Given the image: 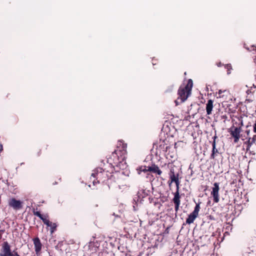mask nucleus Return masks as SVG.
Segmentation results:
<instances>
[{
  "label": "nucleus",
  "instance_id": "nucleus-19",
  "mask_svg": "<svg viewBox=\"0 0 256 256\" xmlns=\"http://www.w3.org/2000/svg\"><path fill=\"white\" fill-rule=\"evenodd\" d=\"M256 141V134L254 135L252 138H249L248 140L247 141V148L246 150H248L250 149V147L252 146V145L255 143Z\"/></svg>",
  "mask_w": 256,
  "mask_h": 256
},
{
  "label": "nucleus",
  "instance_id": "nucleus-2",
  "mask_svg": "<svg viewBox=\"0 0 256 256\" xmlns=\"http://www.w3.org/2000/svg\"><path fill=\"white\" fill-rule=\"evenodd\" d=\"M126 144L120 142V146H118L116 149L109 156L105 164H108L112 170H114L115 166H118L120 163L126 158Z\"/></svg>",
  "mask_w": 256,
  "mask_h": 256
},
{
  "label": "nucleus",
  "instance_id": "nucleus-35",
  "mask_svg": "<svg viewBox=\"0 0 256 256\" xmlns=\"http://www.w3.org/2000/svg\"><path fill=\"white\" fill-rule=\"evenodd\" d=\"M246 132L247 134V135H248L249 134V133H250V130H246Z\"/></svg>",
  "mask_w": 256,
  "mask_h": 256
},
{
  "label": "nucleus",
  "instance_id": "nucleus-14",
  "mask_svg": "<svg viewBox=\"0 0 256 256\" xmlns=\"http://www.w3.org/2000/svg\"><path fill=\"white\" fill-rule=\"evenodd\" d=\"M148 172L156 174L158 176H160L162 173L158 166L154 164H152L151 166H148Z\"/></svg>",
  "mask_w": 256,
  "mask_h": 256
},
{
  "label": "nucleus",
  "instance_id": "nucleus-10",
  "mask_svg": "<svg viewBox=\"0 0 256 256\" xmlns=\"http://www.w3.org/2000/svg\"><path fill=\"white\" fill-rule=\"evenodd\" d=\"M8 205L16 210H20L22 207V202L14 198L9 200Z\"/></svg>",
  "mask_w": 256,
  "mask_h": 256
},
{
  "label": "nucleus",
  "instance_id": "nucleus-12",
  "mask_svg": "<svg viewBox=\"0 0 256 256\" xmlns=\"http://www.w3.org/2000/svg\"><path fill=\"white\" fill-rule=\"evenodd\" d=\"M230 132L231 136L234 138V142H238L240 138V128L234 127V130H232Z\"/></svg>",
  "mask_w": 256,
  "mask_h": 256
},
{
  "label": "nucleus",
  "instance_id": "nucleus-39",
  "mask_svg": "<svg viewBox=\"0 0 256 256\" xmlns=\"http://www.w3.org/2000/svg\"><path fill=\"white\" fill-rule=\"evenodd\" d=\"M218 64H221V62H220Z\"/></svg>",
  "mask_w": 256,
  "mask_h": 256
},
{
  "label": "nucleus",
  "instance_id": "nucleus-13",
  "mask_svg": "<svg viewBox=\"0 0 256 256\" xmlns=\"http://www.w3.org/2000/svg\"><path fill=\"white\" fill-rule=\"evenodd\" d=\"M180 198L178 189H176V192L174 193V198L172 199V202L174 204L175 210L178 211L180 204Z\"/></svg>",
  "mask_w": 256,
  "mask_h": 256
},
{
  "label": "nucleus",
  "instance_id": "nucleus-18",
  "mask_svg": "<svg viewBox=\"0 0 256 256\" xmlns=\"http://www.w3.org/2000/svg\"><path fill=\"white\" fill-rule=\"evenodd\" d=\"M166 140H163L159 145V148L162 150L164 152H166L168 148H170V146H168L166 143Z\"/></svg>",
  "mask_w": 256,
  "mask_h": 256
},
{
  "label": "nucleus",
  "instance_id": "nucleus-22",
  "mask_svg": "<svg viewBox=\"0 0 256 256\" xmlns=\"http://www.w3.org/2000/svg\"><path fill=\"white\" fill-rule=\"evenodd\" d=\"M190 119H191V116L190 114L189 111L186 112V114L184 115L183 122H189V124H191L190 122Z\"/></svg>",
  "mask_w": 256,
  "mask_h": 256
},
{
  "label": "nucleus",
  "instance_id": "nucleus-11",
  "mask_svg": "<svg viewBox=\"0 0 256 256\" xmlns=\"http://www.w3.org/2000/svg\"><path fill=\"white\" fill-rule=\"evenodd\" d=\"M32 240L34 246L36 253L37 255H38L40 254L42 245L38 237L34 238Z\"/></svg>",
  "mask_w": 256,
  "mask_h": 256
},
{
  "label": "nucleus",
  "instance_id": "nucleus-31",
  "mask_svg": "<svg viewBox=\"0 0 256 256\" xmlns=\"http://www.w3.org/2000/svg\"><path fill=\"white\" fill-rule=\"evenodd\" d=\"M155 222V220H154V221H152L150 222V220L148 221V224H150V225H152L153 224V223Z\"/></svg>",
  "mask_w": 256,
  "mask_h": 256
},
{
  "label": "nucleus",
  "instance_id": "nucleus-3",
  "mask_svg": "<svg viewBox=\"0 0 256 256\" xmlns=\"http://www.w3.org/2000/svg\"><path fill=\"white\" fill-rule=\"evenodd\" d=\"M192 88V79H189L186 84L184 82L180 85L178 91V98L174 101L176 106L184 102L187 99L190 94Z\"/></svg>",
  "mask_w": 256,
  "mask_h": 256
},
{
  "label": "nucleus",
  "instance_id": "nucleus-36",
  "mask_svg": "<svg viewBox=\"0 0 256 256\" xmlns=\"http://www.w3.org/2000/svg\"><path fill=\"white\" fill-rule=\"evenodd\" d=\"M174 148H176V143H175V144H174Z\"/></svg>",
  "mask_w": 256,
  "mask_h": 256
},
{
  "label": "nucleus",
  "instance_id": "nucleus-29",
  "mask_svg": "<svg viewBox=\"0 0 256 256\" xmlns=\"http://www.w3.org/2000/svg\"><path fill=\"white\" fill-rule=\"evenodd\" d=\"M254 132H256V122L254 126Z\"/></svg>",
  "mask_w": 256,
  "mask_h": 256
},
{
  "label": "nucleus",
  "instance_id": "nucleus-5",
  "mask_svg": "<svg viewBox=\"0 0 256 256\" xmlns=\"http://www.w3.org/2000/svg\"><path fill=\"white\" fill-rule=\"evenodd\" d=\"M32 212L34 215L36 216H38L42 221L47 226L50 227V232L51 234L54 233L56 230L57 228V225L56 223H52V222H50L48 218V214L43 216L42 214L40 212L38 211H36L35 209L34 208L32 210Z\"/></svg>",
  "mask_w": 256,
  "mask_h": 256
},
{
  "label": "nucleus",
  "instance_id": "nucleus-6",
  "mask_svg": "<svg viewBox=\"0 0 256 256\" xmlns=\"http://www.w3.org/2000/svg\"><path fill=\"white\" fill-rule=\"evenodd\" d=\"M11 251L10 246L8 242H4L2 245V252L0 253V256H20L18 252Z\"/></svg>",
  "mask_w": 256,
  "mask_h": 256
},
{
  "label": "nucleus",
  "instance_id": "nucleus-38",
  "mask_svg": "<svg viewBox=\"0 0 256 256\" xmlns=\"http://www.w3.org/2000/svg\"><path fill=\"white\" fill-rule=\"evenodd\" d=\"M253 86H254V88H256V86H255L254 84H253Z\"/></svg>",
  "mask_w": 256,
  "mask_h": 256
},
{
  "label": "nucleus",
  "instance_id": "nucleus-25",
  "mask_svg": "<svg viewBox=\"0 0 256 256\" xmlns=\"http://www.w3.org/2000/svg\"><path fill=\"white\" fill-rule=\"evenodd\" d=\"M250 52H254V54H256V46H250V48H246Z\"/></svg>",
  "mask_w": 256,
  "mask_h": 256
},
{
  "label": "nucleus",
  "instance_id": "nucleus-27",
  "mask_svg": "<svg viewBox=\"0 0 256 256\" xmlns=\"http://www.w3.org/2000/svg\"><path fill=\"white\" fill-rule=\"evenodd\" d=\"M167 200V198L164 196H162V198H160V202H164L165 201Z\"/></svg>",
  "mask_w": 256,
  "mask_h": 256
},
{
  "label": "nucleus",
  "instance_id": "nucleus-4",
  "mask_svg": "<svg viewBox=\"0 0 256 256\" xmlns=\"http://www.w3.org/2000/svg\"><path fill=\"white\" fill-rule=\"evenodd\" d=\"M125 176L122 171L115 170L114 172V170L110 174H109L108 178L107 179L106 185L108 188H110L111 186H120V184H122Z\"/></svg>",
  "mask_w": 256,
  "mask_h": 256
},
{
  "label": "nucleus",
  "instance_id": "nucleus-9",
  "mask_svg": "<svg viewBox=\"0 0 256 256\" xmlns=\"http://www.w3.org/2000/svg\"><path fill=\"white\" fill-rule=\"evenodd\" d=\"M220 190L219 184L218 182H214V187L212 190L210 194L213 197V200L214 202L218 203L220 200V196L218 192Z\"/></svg>",
  "mask_w": 256,
  "mask_h": 256
},
{
  "label": "nucleus",
  "instance_id": "nucleus-21",
  "mask_svg": "<svg viewBox=\"0 0 256 256\" xmlns=\"http://www.w3.org/2000/svg\"><path fill=\"white\" fill-rule=\"evenodd\" d=\"M200 209V204H196L194 210L193 211V220L198 216Z\"/></svg>",
  "mask_w": 256,
  "mask_h": 256
},
{
  "label": "nucleus",
  "instance_id": "nucleus-15",
  "mask_svg": "<svg viewBox=\"0 0 256 256\" xmlns=\"http://www.w3.org/2000/svg\"><path fill=\"white\" fill-rule=\"evenodd\" d=\"M150 190L142 189L140 190L138 192V196L139 198H143L148 196L150 194Z\"/></svg>",
  "mask_w": 256,
  "mask_h": 256
},
{
  "label": "nucleus",
  "instance_id": "nucleus-32",
  "mask_svg": "<svg viewBox=\"0 0 256 256\" xmlns=\"http://www.w3.org/2000/svg\"><path fill=\"white\" fill-rule=\"evenodd\" d=\"M4 231H5L4 230H0V234H2H2L4 233Z\"/></svg>",
  "mask_w": 256,
  "mask_h": 256
},
{
  "label": "nucleus",
  "instance_id": "nucleus-28",
  "mask_svg": "<svg viewBox=\"0 0 256 256\" xmlns=\"http://www.w3.org/2000/svg\"><path fill=\"white\" fill-rule=\"evenodd\" d=\"M170 227H168L164 231V234H168L169 233V229Z\"/></svg>",
  "mask_w": 256,
  "mask_h": 256
},
{
  "label": "nucleus",
  "instance_id": "nucleus-37",
  "mask_svg": "<svg viewBox=\"0 0 256 256\" xmlns=\"http://www.w3.org/2000/svg\"><path fill=\"white\" fill-rule=\"evenodd\" d=\"M222 117H223V118H226V116H222Z\"/></svg>",
  "mask_w": 256,
  "mask_h": 256
},
{
  "label": "nucleus",
  "instance_id": "nucleus-24",
  "mask_svg": "<svg viewBox=\"0 0 256 256\" xmlns=\"http://www.w3.org/2000/svg\"><path fill=\"white\" fill-rule=\"evenodd\" d=\"M154 205L156 206H157L158 209H160V207L162 206V203L160 201L158 200V199H156V200L154 202Z\"/></svg>",
  "mask_w": 256,
  "mask_h": 256
},
{
  "label": "nucleus",
  "instance_id": "nucleus-33",
  "mask_svg": "<svg viewBox=\"0 0 256 256\" xmlns=\"http://www.w3.org/2000/svg\"><path fill=\"white\" fill-rule=\"evenodd\" d=\"M42 153V150H40L39 152H38V156H40Z\"/></svg>",
  "mask_w": 256,
  "mask_h": 256
},
{
  "label": "nucleus",
  "instance_id": "nucleus-30",
  "mask_svg": "<svg viewBox=\"0 0 256 256\" xmlns=\"http://www.w3.org/2000/svg\"><path fill=\"white\" fill-rule=\"evenodd\" d=\"M217 138H218L217 136H216V135H215V136L212 138L214 139L213 142H216V139Z\"/></svg>",
  "mask_w": 256,
  "mask_h": 256
},
{
  "label": "nucleus",
  "instance_id": "nucleus-8",
  "mask_svg": "<svg viewBox=\"0 0 256 256\" xmlns=\"http://www.w3.org/2000/svg\"><path fill=\"white\" fill-rule=\"evenodd\" d=\"M88 248V250L90 255L96 252L99 250V244L96 241L90 242L88 243V245L86 246Z\"/></svg>",
  "mask_w": 256,
  "mask_h": 256
},
{
  "label": "nucleus",
  "instance_id": "nucleus-17",
  "mask_svg": "<svg viewBox=\"0 0 256 256\" xmlns=\"http://www.w3.org/2000/svg\"><path fill=\"white\" fill-rule=\"evenodd\" d=\"M212 154L210 156V158L211 159H214L215 156L217 154H218L219 152H218V149L216 148V142H212Z\"/></svg>",
  "mask_w": 256,
  "mask_h": 256
},
{
  "label": "nucleus",
  "instance_id": "nucleus-7",
  "mask_svg": "<svg viewBox=\"0 0 256 256\" xmlns=\"http://www.w3.org/2000/svg\"><path fill=\"white\" fill-rule=\"evenodd\" d=\"M170 175V180L168 182L169 184V186H170V184L172 182H174L176 186V189L179 188L180 185V180L178 178V174H175L174 170L171 169L170 170V172L169 174Z\"/></svg>",
  "mask_w": 256,
  "mask_h": 256
},
{
  "label": "nucleus",
  "instance_id": "nucleus-16",
  "mask_svg": "<svg viewBox=\"0 0 256 256\" xmlns=\"http://www.w3.org/2000/svg\"><path fill=\"white\" fill-rule=\"evenodd\" d=\"M214 101L212 100H209L206 104V112L207 114H212V110L214 107Z\"/></svg>",
  "mask_w": 256,
  "mask_h": 256
},
{
  "label": "nucleus",
  "instance_id": "nucleus-26",
  "mask_svg": "<svg viewBox=\"0 0 256 256\" xmlns=\"http://www.w3.org/2000/svg\"><path fill=\"white\" fill-rule=\"evenodd\" d=\"M192 223V213H190L186 220V224H190Z\"/></svg>",
  "mask_w": 256,
  "mask_h": 256
},
{
  "label": "nucleus",
  "instance_id": "nucleus-20",
  "mask_svg": "<svg viewBox=\"0 0 256 256\" xmlns=\"http://www.w3.org/2000/svg\"><path fill=\"white\" fill-rule=\"evenodd\" d=\"M137 172L138 174H140L142 172H148V167L146 166H138L136 168Z\"/></svg>",
  "mask_w": 256,
  "mask_h": 256
},
{
  "label": "nucleus",
  "instance_id": "nucleus-34",
  "mask_svg": "<svg viewBox=\"0 0 256 256\" xmlns=\"http://www.w3.org/2000/svg\"><path fill=\"white\" fill-rule=\"evenodd\" d=\"M138 256H144V254L142 253H140V254H138Z\"/></svg>",
  "mask_w": 256,
  "mask_h": 256
},
{
  "label": "nucleus",
  "instance_id": "nucleus-23",
  "mask_svg": "<svg viewBox=\"0 0 256 256\" xmlns=\"http://www.w3.org/2000/svg\"><path fill=\"white\" fill-rule=\"evenodd\" d=\"M224 68L226 70L227 74H230L232 73V71L233 70V68L232 67V65H224Z\"/></svg>",
  "mask_w": 256,
  "mask_h": 256
},
{
  "label": "nucleus",
  "instance_id": "nucleus-1",
  "mask_svg": "<svg viewBox=\"0 0 256 256\" xmlns=\"http://www.w3.org/2000/svg\"><path fill=\"white\" fill-rule=\"evenodd\" d=\"M112 170L110 168L108 164H105L104 161L102 160L100 166L94 170L91 174L90 179L92 181L94 185L97 183L106 184L109 174H110Z\"/></svg>",
  "mask_w": 256,
  "mask_h": 256
}]
</instances>
